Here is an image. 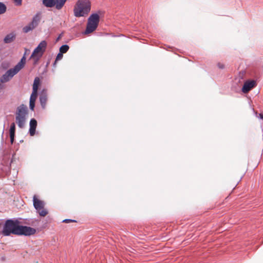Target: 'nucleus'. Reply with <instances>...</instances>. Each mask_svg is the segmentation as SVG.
Masks as SVG:
<instances>
[{"mask_svg": "<svg viewBox=\"0 0 263 263\" xmlns=\"http://www.w3.org/2000/svg\"><path fill=\"white\" fill-rule=\"evenodd\" d=\"M100 22V16L97 13H92L88 18L86 29L83 34L88 35L94 32L98 28Z\"/></svg>", "mask_w": 263, "mask_h": 263, "instance_id": "f257e3e1", "label": "nucleus"}, {"mask_svg": "<svg viewBox=\"0 0 263 263\" xmlns=\"http://www.w3.org/2000/svg\"><path fill=\"white\" fill-rule=\"evenodd\" d=\"M19 223L18 220H7L4 226L3 234L5 236H9L11 234L17 235Z\"/></svg>", "mask_w": 263, "mask_h": 263, "instance_id": "f03ea898", "label": "nucleus"}, {"mask_svg": "<svg viewBox=\"0 0 263 263\" xmlns=\"http://www.w3.org/2000/svg\"><path fill=\"white\" fill-rule=\"evenodd\" d=\"M47 45V42L45 41H42L33 50L30 59L33 60L34 65L38 62L43 56L46 50Z\"/></svg>", "mask_w": 263, "mask_h": 263, "instance_id": "7ed1b4c3", "label": "nucleus"}, {"mask_svg": "<svg viewBox=\"0 0 263 263\" xmlns=\"http://www.w3.org/2000/svg\"><path fill=\"white\" fill-rule=\"evenodd\" d=\"M33 205L35 209L37 211L39 215L42 217L46 216L48 214V211L46 209H44V202L37 199L35 195L33 196Z\"/></svg>", "mask_w": 263, "mask_h": 263, "instance_id": "20e7f679", "label": "nucleus"}, {"mask_svg": "<svg viewBox=\"0 0 263 263\" xmlns=\"http://www.w3.org/2000/svg\"><path fill=\"white\" fill-rule=\"evenodd\" d=\"M35 233L36 230L33 228L20 225L17 235L30 236Z\"/></svg>", "mask_w": 263, "mask_h": 263, "instance_id": "39448f33", "label": "nucleus"}, {"mask_svg": "<svg viewBox=\"0 0 263 263\" xmlns=\"http://www.w3.org/2000/svg\"><path fill=\"white\" fill-rule=\"evenodd\" d=\"M17 73L14 68L9 69L1 78V82L4 83L9 81Z\"/></svg>", "mask_w": 263, "mask_h": 263, "instance_id": "423d86ee", "label": "nucleus"}, {"mask_svg": "<svg viewBox=\"0 0 263 263\" xmlns=\"http://www.w3.org/2000/svg\"><path fill=\"white\" fill-rule=\"evenodd\" d=\"M28 115L27 107L24 104H21L17 107L15 117H26Z\"/></svg>", "mask_w": 263, "mask_h": 263, "instance_id": "0eeeda50", "label": "nucleus"}, {"mask_svg": "<svg viewBox=\"0 0 263 263\" xmlns=\"http://www.w3.org/2000/svg\"><path fill=\"white\" fill-rule=\"evenodd\" d=\"M48 100V95L47 89H44L40 95V102L43 109H45Z\"/></svg>", "mask_w": 263, "mask_h": 263, "instance_id": "6e6552de", "label": "nucleus"}, {"mask_svg": "<svg viewBox=\"0 0 263 263\" xmlns=\"http://www.w3.org/2000/svg\"><path fill=\"white\" fill-rule=\"evenodd\" d=\"M256 85V82L254 80L247 81L245 83L242 88V91L243 93H248L251 89Z\"/></svg>", "mask_w": 263, "mask_h": 263, "instance_id": "1a4fd4ad", "label": "nucleus"}, {"mask_svg": "<svg viewBox=\"0 0 263 263\" xmlns=\"http://www.w3.org/2000/svg\"><path fill=\"white\" fill-rule=\"evenodd\" d=\"M74 14L76 17L82 16V0H79L74 7Z\"/></svg>", "mask_w": 263, "mask_h": 263, "instance_id": "9d476101", "label": "nucleus"}, {"mask_svg": "<svg viewBox=\"0 0 263 263\" xmlns=\"http://www.w3.org/2000/svg\"><path fill=\"white\" fill-rule=\"evenodd\" d=\"M29 126V134L30 136H33L35 134V129L37 126V121L35 119L32 118L30 120Z\"/></svg>", "mask_w": 263, "mask_h": 263, "instance_id": "9b49d317", "label": "nucleus"}, {"mask_svg": "<svg viewBox=\"0 0 263 263\" xmlns=\"http://www.w3.org/2000/svg\"><path fill=\"white\" fill-rule=\"evenodd\" d=\"M91 2L89 0H83V16L87 15L91 10Z\"/></svg>", "mask_w": 263, "mask_h": 263, "instance_id": "f8f14e48", "label": "nucleus"}, {"mask_svg": "<svg viewBox=\"0 0 263 263\" xmlns=\"http://www.w3.org/2000/svg\"><path fill=\"white\" fill-rule=\"evenodd\" d=\"M26 62V57L25 55L22 58L21 61L14 66V69L18 72L23 68Z\"/></svg>", "mask_w": 263, "mask_h": 263, "instance_id": "ddd939ff", "label": "nucleus"}, {"mask_svg": "<svg viewBox=\"0 0 263 263\" xmlns=\"http://www.w3.org/2000/svg\"><path fill=\"white\" fill-rule=\"evenodd\" d=\"M16 123L20 128H23L26 121V117H15Z\"/></svg>", "mask_w": 263, "mask_h": 263, "instance_id": "4468645a", "label": "nucleus"}, {"mask_svg": "<svg viewBox=\"0 0 263 263\" xmlns=\"http://www.w3.org/2000/svg\"><path fill=\"white\" fill-rule=\"evenodd\" d=\"M15 34L11 33L7 34L4 39V42L6 44H8L12 42L15 39Z\"/></svg>", "mask_w": 263, "mask_h": 263, "instance_id": "2eb2a0df", "label": "nucleus"}, {"mask_svg": "<svg viewBox=\"0 0 263 263\" xmlns=\"http://www.w3.org/2000/svg\"><path fill=\"white\" fill-rule=\"evenodd\" d=\"M40 21V17L39 14H36L33 17L32 21L30 23L35 28L38 25Z\"/></svg>", "mask_w": 263, "mask_h": 263, "instance_id": "dca6fc26", "label": "nucleus"}, {"mask_svg": "<svg viewBox=\"0 0 263 263\" xmlns=\"http://www.w3.org/2000/svg\"><path fill=\"white\" fill-rule=\"evenodd\" d=\"M55 0H43V4L46 7L52 8L56 6Z\"/></svg>", "mask_w": 263, "mask_h": 263, "instance_id": "f3484780", "label": "nucleus"}, {"mask_svg": "<svg viewBox=\"0 0 263 263\" xmlns=\"http://www.w3.org/2000/svg\"><path fill=\"white\" fill-rule=\"evenodd\" d=\"M67 0H55L56 3V9L60 10L64 6Z\"/></svg>", "mask_w": 263, "mask_h": 263, "instance_id": "a211bd4d", "label": "nucleus"}, {"mask_svg": "<svg viewBox=\"0 0 263 263\" xmlns=\"http://www.w3.org/2000/svg\"><path fill=\"white\" fill-rule=\"evenodd\" d=\"M40 84V78L39 77H35L34 80L32 89L37 90Z\"/></svg>", "mask_w": 263, "mask_h": 263, "instance_id": "6ab92c4d", "label": "nucleus"}, {"mask_svg": "<svg viewBox=\"0 0 263 263\" xmlns=\"http://www.w3.org/2000/svg\"><path fill=\"white\" fill-rule=\"evenodd\" d=\"M69 48V47L68 46V45L65 44V45H63L61 46V47L60 48L59 50L61 53H65L66 52H67L68 51Z\"/></svg>", "mask_w": 263, "mask_h": 263, "instance_id": "aec40b11", "label": "nucleus"}, {"mask_svg": "<svg viewBox=\"0 0 263 263\" xmlns=\"http://www.w3.org/2000/svg\"><path fill=\"white\" fill-rule=\"evenodd\" d=\"M34 29V27L31 26L30 23H29L28 25L25 26L23 28V32L25 33H27L29 32L30 31L33 30Z\"/></svg>", "mask_w": 263, "mask_h": 263, "instance_id": "412c9836", "label": "nucleus"}, {"mask_svg": "<svg viewBox=\"0 0 263 263\" xmlns=\"http://www.w3.org/2000/svg\"><path fill=\"white\" fill-rule=\"evenodd\" d=\"M15 124L14 122L11 124L10 129H9V135H15Z\"/></svg>", "mask_w": 263, "mask_h": 263, "instance_id": "4be33fe9", "label": "nucleus"}, {"mask_svg": "<svg viewBox=\"0 0 263 263\" xmlns=\"http://www.w3.org/2000/svg\"><path fill=\"white\" fill-rule=\"evenodd\" d=\"M6 5L4 3L0 2V14H4L6 11Z\"/></svg>", "mask_w": 263, "mask_h": 263, "instance_id": "5701e85b", "label": "nucleus"}, {"mask_svg": "<svg viewBox=\"0 0 263 263\" xmlns=\"http://www.w3.org/2000/svg\"><path fill=\"white\" fill-rule=\"evenodd\" d=\"M37 96V90L32 89V92L30 97V99H33V100H36Z\"/></svg>", "mask_w": 263, "mask_h": 263, "instance_id": "b1692460", "label": "nucleus"}, {"mask_svg": "<svg viewBox=\"0 0 263 263\" xmlns=\"http://www.w3.org/2000/svg\"><path fill=\"white\" fill-rule=\"evenodd\" d=\"M35 101L33 100V99H30L29 101V107L31 110H33L35 107Z\"/></svg>", "mask_w": 263, "mask_h": 263, "instance_id": "393cba45", "label": "nucleus"}, {"mask_svg": "<svg viewBox=\"0 0 263 263\" xmlns=\"http://www.w3.org/2000/svg\"><path fill=\"white\" fill-rule=\"evenodd\" d=\"M63 53H61L60 51L59 53L57 55L56 61L61 60L63 58Z\"/></svg>", "mask_w": 263, "mask_h": 263, "instance_id": "a878e982", "label": "nucleus"}, {"mask_svg": "<svg viewBox=\"0 0 263 263\" xmlns=\"http://www.w3.org/2000/svg\"><path fill=\"white\" fill-rule=\"evenodd\" d=\"M62 222L67 223H69V222H76V221L74 220H72V219H65L63 220Z\"/></svg>", "mask_w": 263, "mask_h": 263, "instance_id": "bb28decb", "label": "nucleus"}, {"mask_svg": "<svg viewBox=\"0 0 263 263\" xmlns=\"http://www.w3.org/2000/svg\"><path fill=\"white\" fill-rule=\"evenodd\" d=\"M217 66L220 69H223L225 68L224 64L220 62L217 63Z\"/></svg>", "mask_w": 263, "mask_h": 263, "instance_id": "cd10ccee", "label": "nucleus"}, {"mask_svg": "<svg viewBox=\"0 0 263 263\" xmlns=\"http://www.w3.org/2000/svg\"><path fill=\"white\" fill-rule=\"evenodd\" d=\"M17 6H20L22 4V0H13Z\"/></svg>", "mask_w": 263, "mask_h": 263, "instance_id": "c85d7f7f", "label": "nucleus"}, {"mask_svg": "<svg viewBox=\"0 0 263 263\" xmlns=\"http://www.w3.org/2000/svg\"><path fill=\"white\" fill-rule=\"evenodd\" d=\"M15 135H10V142L12 144L14 141Z\"/></svg>", "mask_w": 263, "mask_h": 263, "instance_id": "c756f323", "label": "nucleus"}, {"mask_svg": "<svg viewBox=\"0 0 263 263\" xmlns=\"http://www.w3.org/2000/svg\"><path fill=\"white\" fill-rule=\"evenodd\" d=\"M259 117L260 119L263 120V113H260L259 114Z\"/></svg>", "mask_w": 263, "mask_h": 263, "instance_id": "7c9ffc66", "label": "nucleus"}, {"mask_svg": "<svg viewBox=\"0 0 263 263\" xmlns=\"http://www.w3.org/2000/svg\"><path fill=\"white\" fill-rule=\"evenodd\" d=\"M28 51V50L27 49H25V52L24 54V55H25H25H26V54H27V51Z\"/></svg>", "mask_w": 263, "mask_h": 263, "instance_id": "2f4dec72", "label": "nucleus"}, {"mask_svg": "<svg viewBox=\"0 0 263 263\" xmlns=\"http://www.w3.org/2000/svg\"><path fill=\"white\" fill-rule=\"evenodd\" d=\"M61 38V35H60L58 38L57 39V41H58L59 40H60V39Z\"/></svg>", "mask_w": 263, "mask_h": 263, "instance_id": "473e14b6", "label": "nucleus"}, {"mask_svg": "<svg viewBox=\"0 0 263 263\" xmlns=\"http://www.w3.org/2000/svg\"><path fill=\"white\" fill-rule=\"evenodd\" d=\"M2 83H3L1 82V80H0V88H2Z\"/></svg>", "mask_w": 263, "mask_h": 263, "instance_id": "72a5a7b5", "label": "nucleus"}, {"mask_svg": "<svg viewBox=\"0 0 263 263\" xmlns=\"http://www.w3.org/2000/svg\"><path fill=\"white\" fill-rule=\"evenodd\" d=\"M241 179H242V177H241V178H240L239 181H241Z\"/></svg>", "mask_w": 263, "mask_h": 263, "instance_id": "f704fd0d", "label": "nucleus"}]
</instances>
